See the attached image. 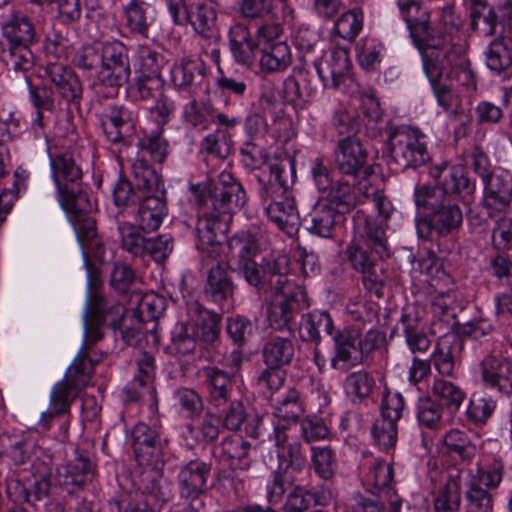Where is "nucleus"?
Returning <instances> with one entry per match:
<instances>
[{
    "instance_id": "36",
    "label": "nucleus",
    "mask_w": 512,
    "mask_h": 512,
    "mask_svg": "<svg viewBox=\"0 0 512 512\" xmlns=\"http://www.w3.org/2000/svg\"><path fill=\"white\" fill-rule=\"evenodd\" d=\"M208 388L209 405L219 406L225 400L233 397V382L229 374L217 367L203 369Z\"/></svg>"
},
{
    "instance_id": "27",
    "label": "nucleus",
    "mask_w": 512,
    "mask_h": 512,
    "mask_svg": "<svg viewBox=\"0 0 512 512\" xmlns=\"http://www.w3.org/2000/svg\"><path fill=\"white\" fill-rule=\"evenodd\" d=\"M77 387V379H69L68 374L54 385L50 396V408L43 412L40 418V424L44 429L50 427L54 418L70 411L71 404L78 395Z\"/></svg>"
},
{
    "instance_id": "41",
    "label": "nucleus",
    "mask_w": 512,
    "mask_h": 512,
    "mask_svg": "<svg viewBox=\"0 0 512 512\" xmlns=\"http://www.w3.org/2000/svg\"><path fill=\"white\" fill-rule=\"evenodd\" d=\"M220 458L232 461V465L241 470L251 467V445L249 442L234 436L225 437L218 446Z\"/></svg>"
},
{
    "instance_id": "59",
    "label": "nucleus",
    "mask_w": 512,
    "mask_h": 512,
    "mask_svg": "<svg viewBox=\"0 0 512 512\" xmlns=\"http://www.w3.org/2000/svg\"><path fill=\"white\" fill-rule=\"evenodd\" d=\"M363 26V13L360 9L354 8L344 12L335 22L336 34L348 41L354 40L360 33Z\"/></svg>"
},
{
    "instance_id": "48",
    "label": "nucleus",
    "mask_w": 512,
    "mask_h": 512,
    "mask_svg": "<svg viewBox=\"0 0 512 512\" xmlns=\"http://www.w3.org/2000/svg\"><path fill=\"white\" fill-rule=\"evenodd\" d=\"M432 395L452 413L459 410L465 398V392L459 386L441 378L434 380Z\"/></svg>"
},
{
    "instance_id": "20",
    "label": "nucleus",
    "mask_w": 512,
    "mask_h": 512,
    "mask_svg": "<svg viewBox=\"0 0 512 512\" xmlns=\"http://www.w3.org/2000/svg\"><path fill=\"white\" fill-rule=\"evenodd\" d=\"M345 255L351 267L362 274L365 287L370 291L379 292L382 288V280L377 273V261L380 256L358 241L351 242Z\"/></svg>"
},
{
    "instance_id": "25",
    "label": "nucleus",
    "mask_w": 512,
    "mask_h": 512,
    "mask_svg": "<svg viewBox=\"0 0 512 512\" xmlns=\"http://www.w3.org/2000/svg\"><path fill=\"white\" fill-rule=\"evenodd\" d=\"M135 455L139 461L157 465L163 457L160 433L145 423H138L132 430Z\"/></svg>"
},
{
    "instance_id": "33",
    "label": "nucleus",
    "mask_w": 512,
    "mask_h": 512,
    "mask_svg": "<svg viewBox=\"0 0 512 512\" xmlns=\"http://www.w3.org/2000/svg\"><path fill=\"white\" fill-rule=\"evenodd\" d=\"M338 215L333 209H331L324 202H318L312 208V210L302 218L301 224L311 234L322 237H332L333 231L335 230Z\"/></svg>"
},
{
    "instance_id": "11",
    "label": "nucleus",
    "mask_w": 512,
    "mask_h": 512,
    "mask_svg": "<svg viewBox=\"0 0 512 512\" xmlns=\"http://www.w3.org/2000/svg\"><path fill=\"white\" fill-rule=\"evenodd\" d=\"M294 353L292 339L271 336L263 346L262 356L267 368L258 377L259 384L277 390L284 381L283 373L279 369L291 363Z\"/></svg>"
},
{
    "instance_id": "18",
    "label": "nucleus",
    "mask_w": 512,
    "mask_h": 512,
    "mask_svg": "<svg viewBox=\"0 0 512 512\" xmlns=\"http://www.w3.org/2000/svg\"><path fill=\"white\" fill-rule=\"evenodd\" d=\"M218 411L222 427L229 431H240L245 424V433L251 438L260 437L261 419L257 416H250L246 406L241 399L234 396L220 403L219 406H212Z\"/></svg>"
},
{
    "instance_id": "64",
    "label": "nucleus",
    "mask_w": 512,
    "mask_h": 512,
    "mask_svg": "<svg viewBox=\"0 0 512 512\" xmlns=\"http://www.w3.org/2000/svg\"><path fill=\"white\" fill-rule=\"evenodd\" d=\"M317 504V495L302 486H295L287 495L285 512H307Z\"/></svg>"
},
{
    "instance_id": "7",
    "label": "nucleus",
    "mask_w": 512,
    "mask_h": 512,
    "mask_svg": "<svg viewBox=\"0 0 512 512\" xmlns=\"http://www.w3.org/2000/svg\"><path fill=\"white\" fill-rule=\"evenodd\" d=\"M389 164L396 171L417 168L430 160L421 135L407 127H391L388 133Z\"/></svg>"
},
{
    "instance_id": "57",
    "label": "nucleus",
    "mask_w": 512,
    "mask_h": 512,
    "mask_svg": "<svg viewBox=\"0 0 512 512\" xmlns=\"http://www.w3.org/2000/svg\"><path fill=\"white\" fill-rule=\"evenodd\" d=\"M166 309V299L156 293H148L141 297L133 318L140 322L159 319Z\"/></svg>"
},
{
    "instance_id": "42",
    "label": "nucleus",
    "mask_w": 512,
    "mask_h": 512,
    "mask_svg": "<svg viewBox=\"0 0 512 512\" xmlns=\"http://www.w3.org/2000/svg\"><path fill=\"white\" fill-rule=\"evenodd\" d=\"M356 241L374 251L380 258L390 256L384 220L366 219L364 230Z\"/></svg>"
},
{
    "instance_id": "38",
    "label": "nucleus",
    "mask_w": 512,
    "mask_h": 512,
    "mask_svg": "<svg viewBox=\"0 0 512 512\" xmlns=\"http://www.w3.org/2000/svg\"><path fill=\"white\" fill-rule=\"evenodd\" d=\"M313 66L324 85H326L327 79L331 78L333 86L338 87L343 78L349 73L350 60L348 54L340 50L331 53L329 59L319 62L315 60Z\"/></svg>"
},
{
    "instance_id": "60",
    "label": "nucleus",
    "mask_w": 512,
    "mask_h": 512,
    "mask_svg": "<svg viewBox=\"0 0 512 512\" xmlns=\"http://www.w3.org/2000/svg\"><path fill=\"white\" fill-rule=\"evenodd\" d=\"M148 5L141 0H131L125 8L127 26L132 32L146 35L149 28Z\"/></svg>"
},
{
    "instance_id": "6",
    "label": "nucleus",
    "mask_w": 512,
    "mask_h": 512,
    "mask_svg": "<svg viewBox=\"0 0 512 512\" xmlns=\"http://www.w3.org/2000/svg\"><path fill=\"white\" fill-rule=\"evenodd\" d=\"M50 166L61 207L73 212L88 210L90 202L83 189V173L74 151L50 154Z\"/></svg>"
},
{
    "instance_id": "43",
    "label": "nucleus",
    "mask_w": 512,
    "mask_h": 512,
    "mask_svg": "<svg viewBox=\"0 0 512 512\" xmlns=\"http://www.w3.org/2000/svg\"><path fill=\"white\" fill-rule=\"evenodd\" d=\"M0 60L9 71L25 74V80L28 82L26 73L34 66V56L30 45H3Z\"/></svg>"
},
{
    "instance_id": "44",
    "label": "nucleus",
    "mask_w": 512,
    "mask_h": 512,
    "mask_svg": "<svg viewBox=\"0 0 512 512\" xmlns=\"http://www.w3.org/2000/svg\"><path fill=\"white\" fill-rule=\"evenodd\" d=\"M228 257L235 265L254 260L259 251L255 235L242 231L232 236L227 243Z\"/></svg>"
},
{
    "instance_id": "2",
    "label": "nucleus",
    "mask_w": 512,
    "mask_h": 512,
    "mask_svg": "<svg viewBox=\"0 0 512 512\" xmlns=\"http://www.w3.org/2000/svg\"><path fill=\"white\" fill-rule=\"evenodd\" d=\"M398 9L418 49L445 48L455 41L463 25L453 7L446 5L435 27L430 25V12L419 0H398Z\"/></svg>"
},
{
    "instance_id": "52",
    "label": "nucleus",
    "mask_w": 512,
    "mask_h": 512,
    "mask_svg": "<svg viewBox=\"0 0 512 512\" xmlns=\"http://www.w3.org/2000/svg\"><path fill=\"white\" fill-rule=\"evenodd\" d=\"M471 28L482 35L491 36L497 27V15L486 3L475 1L471 6Z\"/></svg>"
},
{
    "instance_id": "55",
    "label": "nucleus",
    "mask_w": 512,
    "mask_h": 512,
    "mask_svg": "<svg viewBox=\"0 0 512 512\" xmlns=\"http://www.w3.org/2000/svg\"><path fill=\"white\" fill-rule=\"evenodd\" d=\"M443 407L432 397L420 398L417 403V419L422 427L437 430L442 425Z\"/></svg>"
},
{
    "instance_id": "34",
    "label": "nucleus",
    "mask_w": 512,
    "mask_h": 512,
    "mask_svg": "<svg viewBox=\"0 0 512 512\" xmlns=\"http://www.w3.org/2000/svg\"><path fill=\"white\" fill-rule=\"evenodd\" d=\"M94 473L90 459L78 454L73 460L57 469V481L65 487H81L91 481Z\"/></svg>"
},
{
    "instance_id": "14",
    "label": "nucleus",
    "mask_w": 512,
    "mask_h": 512,
    "mask_svg": "<svg viewBox=\"0 0 512 512\" xmlns=\"http://www.w3.org/2000/svg\"><path fill=\"white\" fill-rule=\"evenodd\" d=\"M209 199L214 212L231 219L240 210L247 197L242 185L229 172H222L209 187Z\"/></svg>"
},
{
    "instance_id": "62",
    "label": "nucleus",
    "mask_w": 512,
    "mask_h": 512,
    "mask_svg": "<svg viewBox=\"0 0 512 512\" xmlns=\"http://www.w3.org/2000/svg\"><path fill=\"white\" fill-rule=\"evenodd\" d=\"M226 330L233 343L242 347L252 338L256 324L247 317L238 315L228 319Z\"/></svg>"
},
{
    "instance_id": "19",
    "label": "nucleus",
    "mask_w": 512,
    "mask_h": 512,
    "mask_svg": "<svg viewBox=\"0 0 512 512\" xmlns=\"http://www.w3.org/2000/svg\"><path fill=\"white\" fill-rule=\"evenodd\" d=\"M431 177L437 182L430 189H439L444 195L470 196L475 191V183L465 173L462 167L451 165L447 161L435 164L430 169Z\"/></svg>"
},
{
    "instance_id": "23",
    "label": "nucleus",
    "mask_w": 512,
    "mask_h": 512,
    "mask_svg": "<svg viewBox=\"0 0 512 512\" xmlns=\"http://www.w3.org/2000/svg\"><path fill=\"white\" fill-rule=\"evenodd\" d=\"M187 316L195 326L197 340L204 344H214L220 333V320L223 313L208 310L197 300L186 302Z\"/></svg>"
},
{
    "instance_id": "22",
    "label": "nucleus",
    "mask_w": 512,
    "mask_h": 512,
    "mask_svg": "<svg viewBox=\"0 0 512 512\" xmlns=\"http://www.w3.org/2000/svg\"><path fill=\"white\" fill-rule=\"evenodd\" d=\"M164 87L165 82L160 74H141L136 82L139 97L155 102L154 110L162 124L168 122L176 108L174 101L164 92Z\"/></svg>"
},
{
    "instance_id": "3",
    "label": "nucleus",
    "mask_w": 512,
    "mask_h": 512,
    "mask_svg": "<svg viewBox=\"0 0 512 512\" xmlns=\"http://www.w3.org/2000/svg\"><path fill=\"white\" fill-rule=\"evenodd\" d=\"M414 197L418 208L429 211L416 219L419 238L432 239L434 234L446 237L460 228L463 214L453 197L444 195L439 189H430V185L417 186Z\"/></svg>"
},
{
    "instance_id": "21",
    "label": "nucleus",
    "mask_w": 512,
    "mask_h": 512,
    "mask_svg": "<svg viewBox=\"0 0 512 512\" xmlns=\"http://www.w3.org/2000/svg\"><path fill=\"white\" fill-rule=\"evenodd\" d=\"M133 182L120 177L113 189V200L118 207H137V205L148 195V187L140 189L138 184L146 179V172L159 176L157 172L144 160H139L133 164Z\"/></svg>"
},
{
    "instance_id": "61",
    "label": "nucleus",
    "mask_w": 512,
    "mask_h": 512,
    "mask_svg": "<svg viewBox=\"0 0 512 512\" xmlns=\"http://www.w3.org/2000/svg\"><path fill=\"white\" fill-rule=\"evenodd\" d=\"M138 229L127 223L119 226L121 247L135 257H144L147 238Z\"/></svg>"
},
{
    "instance_id": "4",
    "label": "nucleus",
    "mask_w": 512,
    "mask_h": 512,
    "mask_svg": "<svg viewBox=\"0 0 512 512\" xmlns=\"http://www.w3.org/2000/svg\"><path fill=\"white\" fill-rule=\"evenodd\" d=\"M44 76L54 85V89L46 85L30 87V97L37 109L35 122L43 126L42 110L53 111L55 108L54 93L67 105L80 106L83 97L82 82L72 68L62 62H48L44 67Z\"/></svg>"
},
{
    "instance_id": "13",
    "label": "nucleus",
    "mask_w": 512,
    "mask_h": 512,
    "mask_svg": "<svg viewBox=\"0 0 512 512\" xmlns=\"http://www.w3.org/2000/svg\"><path fill=\"white\" fill-rule=\"evenodd\" d=\"M102 281L100 273L97 269L89 268L88 273V300L83 315V322H91L93 324L103 325L109 316L111 325L117 328L124 315L125 309L120 303H110L100 292Z\"/></svg>"
},
{
    "instance_id": "8",
    "label": "nucleus",
    "mask_w": 512,
    "mask_h": 512,
    "mask_svg": "<svg viewBox=\"0 0 512 512\" xmlns=\"http://www.w3.org/2000/svg\"><path fill=\"white\" fill-rule=\"evenodd\" d=\"M278 468L273 473V479L267 486V498L270 504L281 503L286 492V486L292 485L295 478L292 472H301L306 466V454L302 444L292 440L287 446L277 451Z\"/></svg>"
},
{
    "instance_id": "54",
    "label": "nucleus",
    "mask_w": 512,
    "mask_h": 512,
    "mask_svg": "<svg viewBox=\"0 0 512 512\" xmlns=\"http://www.w3.org/2000/svg\"><path fill=\"white\" fill-rule=\"evenodd\" d=\"M172 82L175 86L185 88L192 85L195 80L204 76V65L201 62L184 59L171 70Z\"/></svg>"
},
{
    "instance_id": "35",
    "label": "nucleus",
    "mask_w": 512,
    "mask_h": 512,
    "mask_svg": "<svg viewBox=\"0 0 512 512\" xmlns=\"http://www.w3.org/2000/svg\"><path fill=\"white\" fill-rule=\"evenodd\" d=\"M222 423L218 414L206 410L186 426L188 436L198 445L215 442L220 434Z\"/></svg>"
},
{
    "instance_id": "49",
    "label": "nucleus",
    "mask_w": 512,
    "mask_h": 512,
    "mask_svg": "<svg viewBox=\"0 0 512 512\" xmlns=\"http://www.w3.org/2000/svg\"><path fill=\"white\" fill-rule=\"evenodd\" d=\"M374 385V379L365 370L352 372L344 380L345 393L353 403H362L367 399Z\"/></svg>"
},
{
    "instance_id": "51",
    "label": "nucleus",
    "mask_w": 512,
    "mask_h": 512,
    "mask_svg": "<svg viewBox=\"0 0 512 512\" xmlns=\"http://www.w3.org/2000/svg\"><path fill=\"white\" fill-rule=\"evenodd\" d=\"M195 329L190 319L175 325L171 333V347L177 354L187 355L194 352L198 342Z\"/></svg>"
},
{
    "instance_id": "50",
    "label": "nucleus",
    "mask_w": 512,
    "mask_h": 512,
    "mask_svg": "<svg viewBox=\"0 0 512 512\" xmlns=\"http://www.w3.org/2000/svg\"><path fill=\"white\" fill-rule=\"evenodd\" d=\"M174 400L179 412L190 420H195L205 410L201 395L192 388L177 389L174 392Z\"/></svg>"
},
{
    "instance_id": "39",
    "label": "nucleus",
    "mask_w": 512,
    "mask_h": 512,
    "mask_svg": "<svg viewBox=\"0 0 512 512\" xmlns=\"http://www.w3.org/2000/svg\"><path fill=\"white\" fill-rule=\"evenodd\" d=\"M230 219L222 216L214 210L199 218L196 225V234L200 245L220 244L225 238Z\"/></svg>"
},
{
    "instance_id": "15",
    "label": "nucleus",
    "mask_w": 512,
    "mask_h": 512,
    "mask_svg": "<svg viewBox=\"0 0 512 512\" xmlns=\"http://www.w3.org/2000/svg\"><path fill=\"white\" fill-rule=\"evenodd\" d=\"M279 296L271 302L267 318L271 328L278 331L287 329L293 334L291 323L295 315L306 305L305 293L301 288L275 291Z\"/></svg>"
},
{
    "instance_id": "12",
    "label": "nucleus",
    "mask_w": 512,
    "mask_h": 512,
    "mask_svg": "<svg viewBox=\"0 0 512 512\" xmlns=\"http://www.w3.org/2000/svg\"><path fill=\"white\" fill-rule=\"evenodd\" d=\"M211 463L195 459L189 461L178 474V489L182 499L189 502L187 512H199L205 505L202 497L207 493Z\"/></svg>"
},
{
    "instance_id": "56",
    "label": "nucleus",
    "mask_w": 512,
    "mask_h": 512,
    "mask_svg": "<svg viewBox=\"0 0 512 512\" xmlns=\"http://www.w3.org/2000/svg\"><path fill=\"white\" fill-rule=\"evenodd\" d=\"M270 178L279 184L284 191H290L296 178L295 160L289 155L275 159L269 163Z\"/></svg>"
},
{
    "instance_id": "46",
    "label": "nucleus",
    "mask_w": 512,
    "mask_h": 512,
    "mask_svg": "<svg viewBox=\"0 0 512 512\" xmlns=\"http://www.w3.org/2000/svg\"><path fill=\"white\" fill-rule=\"evenodd\" d=\"M443 441L448 454L462 461L470 460L476 453V445L469 432L452 429L445 434Z\"/></svg>"
},
{
    "instance_id": "28",
    "label": "nucleus",
    "mask_w": 512,
    "mask_h": 512,
    "mask_svg": "<svg viewBox=\"0 0 512 512\" xmlns=\"http://www.w3.org/2000/svg\"><path fill=\"white\" fill-rule=\"evenodd\" d=\"M103 325L93 324L91 322L84 323V341L83 344L69 367V379H77V384L82 377L89 378L93 373L94 361L88 356L89 349L103 338L101 330Z\"/></svg>"
},
{
    "instance_id": "53",
    "label": "nucleus",
    "mask_w": 512,
    "mask_h": 512,
    "mask_svg": "<svg viewBox=\"0 0 512 512\" xmlns=\"http://www.w3.org/2000/svg\"><path fill=\"white\" fill-rule=\"evenodd\" d=\"M422 54L423 68L430 81L434 83L440 81L443 74L447 75L449 71L445 55V48H428L419 49Z\"/></svg>"
},
{
    "instance_id": "16",
    "label": "nucleus",
    "mask_w": 512,
    "mask_h": 512,
    "mask_svg": "<svg viewBox=\"0 0 512 512\" xmlns=\"http://www.w3.org/2000/svg\"><path fill=\"white\" fill-rule=\"evenodd\" d=\"M234 289L235 285L224 263L217 262L208 269L203 296L221 313L232 308Z\"/></svg>"
},
{
    "instance_id": "9",
    "label": "nucleus",
    "mask_w": 512,
    "mask_h": 512,
    "mask_svg": "<svg viewBox=\"0 0 512 512\" xmlns=\"http://www.w3.org/2000/svg\"><path fill=\"white\" fill-rule=\"evenodd\" d=\"M148 185L149 193L137 205L135 222L140 230L152 232L157 230L167 215L166 191L160 176L146 172V179L141 180L138 187L144 189Z\"/></svg>"
},
{
    "instance_id": "10",
    "label": "nucleus",
    "mask_w": 512,
    "mask_h": 512,
    "mask_svg": "<svg viewBox=\"0 0 512 512\" xmlns=\"http://www.w3.org/2000/svg\"><path fill=\"white\" fill-rule=\"evenodd\" d=\"M168 10L175 24L190 23L203 38L217 41L220 34L217 29V14L212 4L198 2L191 10L185 0H166Z\"/></svg>"
},
{
    "instance_id": "40",
    "label": "nucleus",
    "mask_w": 512,
    "mask_h": 512,
    "mask_svg": "<svg viewBox=\"0 0 512 512\" xmlns=\"http://www.w3.org/2000/svg\"><path fill=\"white\" fill-rule=\"evenodd\" d=\"M264 211L268 218L288 234L297 231L299 215L292 196L285 200L265 205Z\"/></svg>"
},
{
    "instance_id": "17",
    "label": "nucleus",
    "mask_w": 512,
    "mask_h": 512,
    "mask_svg": "<svg viewBox=\"0 0 512 512\" xmlns=\"http://www.w3.org/2000/svg\"><path fill=\"white\" fill-rule=\"evenodd\" d=\"M368 151L360 140H338L334 149V164L342 175L367 177L371 167L367 166Z\"/></svg>"
},
{
    "instance_id": "58",
    "label": "nucleus",
    "mask_w": 512,
    "mask_h": 512,
    "mask_svg": "<svg viewBox=\"0 0 512 512\" xmlns=\"http://www.w3.org/2000/svg\"><path fill=\"white\" fill-rule=\"evenodd\" d=\"M487 66L492 71L502 72L512 66V47L500 37L491 42L486 53Z\"/></svg>"
},
{
    "instance_id": "30",
    "label": "nucleus",
    "mask_w": 512,
    "mask_h": 512,
    "mask_svg": "<svg viewBox=\"0 0 512 512\" xmlns=\"http://www.w3.org/2000/svg\"><path fill=\"white\" fill-rule=\"evenodd\" d=\"M2 34L7 40L6 45H32L37 41L31 19L18 10H12L4 17Z\"/></svg>"
},
{
    "instance_id": "1",
    "label": "nucleus",
    "mask_w": 512,
    "mask_h": 512,
    "mask_svg": "<svg viewBox=\"0 0 512 512\" xmlns=\"http://www.w3.org/2000/svg\"><path fill=\"white\" fill-rule=\"evenodd\" d=\"M321 330L332 337L334 355L330 364L334 370L340 372H348L351 368L366 362L379 343L377 331L370 330L362 336L358 330L352 328L335 330L333 320L326 311L302 316L299 324V337L302 341L320 345Z\"/></svg>"
},
{
    "instance_id": "31",
    "label": "nucleus",
    "mask_w": 512,
    "mask_h": 512,
    "mask_svg": "<svg viewBox=\"0 0 512 512\" xmlns=\"http://www.w3.org/2000/svg\"><path fill=\"white\" fill-rule=\"evenodd\" d=\"M267 290L274 291L299 288L288 279L290 272V258L285 254L270 255L261 262Z\"/></svg>"
},
{
    "instance_id": "29",
    "label": "nucleus",
    "mask_w": 512,
    "mask_h": 512,
    "mask_svg": "<svg viewBox=\"0 0 512 512\" xmlns=\"http://www.w3.org/2000/svg\"><path fill=\"white\" fill-rule=\"evenodd\" d=\"M484 201L487 207L506 210L512 201V176L507 170L497 172L483 182Z\"/></svg>"
},
{
    "instance_id": "37",
    "label": "nucleus",
    "mask_w": 512,
    "mask_h": 512,
    "mask_svg": "<svg viewBox=\"0 0 512 512\" xmlns=\"http://www.w3.org/2000/svg\"><path fill=\"white\" fill-rule=\"evenodd\" d=\"M461 471L453 468L448 473V479L434 497L436 512H457L461 503Z\"/></svg>"
},
{
    "instance_id": "63",
    "label": "nucleus",
    "mask_w": 512,
    "mask_h": 512,
    "mask_svg": "<svg viewBox=\"0 0 512 512\" xmlns=\"http://www.w3.org/2000/svg\"><path fill=\"white\" fill-rule=\"evenodd\" d=\"M466 512H492V495L476 481H471L465 493Z\"/></svg>"
},
{
    "instance_id": "32",
    "label": "nucleus",
    "mask_w": 512,
    "mask_h": 512,
    "mask_svg": "<svg viewBox=\"0 0 512 512\" xmlns=\"http://www.w3.org/2000/svg\"><path fill=\"white\" fill-rule=\"evenodd\" d=\"M360 202L361 195L356 188V183L351 184L346 180L334 183L324 198V203L340 216L353 211Z\"/></svg>"
},
{
    "instance_id": "5",
    "label": "nucleus",
    "mask_w": 512,
    "mask_h": 512,
    "mask_svg": "<svg viewBox=\"0 0 512 512\" xmlns=\"http://www.w3.org/2000/svg\"><path fill=\"white\" fill-rule=\"evenodd\" d=\"M74 63L83 70H92L101 64L99 85L115 91L125 85L131 75L127 48L120 42L106 43L101 51L94 46L84 47L75 55Z\"/></svg>"
},
{
    "instance_id": "45",
    "label": "nucleus",
    "mask_w": 512,
    "mask_h": 512,
    "mask_svg": "<svg viewBox=\"0 0 512 512\" xmlns=\"http://www.w3.org/2000/svg\"><path fill=\"white\" fill-rule=\"evenodd\" d=\"M260 66L267 72H279L291 63L290 48L286 42L260 48Z\"/></svg>"
},
{
    "instance_id": "26",
    "label": "nucleus",
    "mask_w": 512,
    "mask_h": 512,
    "mask_svg": "<svg viewBox=\"0 0 512 512\" xmlns=\"http://www.w3.org/2000/svg\"><path fill=\"white\" fill-rule=\"evenodd\" d=\"M91 210L83 211H66L70 215V220L74 227L77 239L83 250V255L88 266L89 255L92 254L94 257H101L103 253V245L96 238L97 229L94 218L87 214Z\"/></svg>"
},
{
    "instance_id": "24",
    "label": "nucleus",
    "mask_w": 512,
    "mask_h": 512,
    "mask_svg": "<svg viewBox=\"0 0 512 512\" xmlns=\"http://www.w3.org/2000/svg\"><path fill=\"white\" fill-rule=\"evenodd\" d=\"M484 384L505 395L512 393V361L502 355L489 354L480 363Z\"/></svg>"
},
{
    "instance_id": "47",
    "label": "nucleus",
    "mask_w": 512,
    "mask_h": 512,
    "mask_svg": "<svg viewBox=\"0 0 512 512\" xmlns=\"http://www.w3.org/2000/svg\"><path fill=\"white\" fill-rule=\"evenodd\" d=\"M275 415L287 422H297L304 414V404L301 394L295 388L289 389L286 393L275 400Z\"/></svg>"
}]
</instances>
